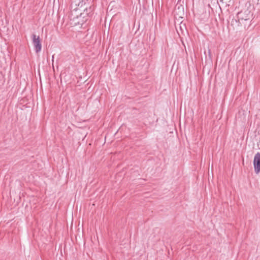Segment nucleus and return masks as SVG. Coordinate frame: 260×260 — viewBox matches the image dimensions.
Listing matches in <instances>:
<instances>
[{"label": "nucleus", "mask_w": 260, "mask_h": 260, "mask_svg": "<svg viewBox=\"0 0 260 260\" xmlns=\"http://www.w3.org/2000/svg\"><path fill=\"white\" fill-rule=\"evenodd\" d=\"M93 7H92V6H90L89 7V8H86L84 10V12L85 13V14L87 15H89V14H90L92 11H93Z\"/></svg>", "instance_id": "20e7f679"}, {"label": "nucleus", "mask_w": 260, "mask_h": 260, "mask_svg": "<svg viewBox=\"0 0 260 260\" xmlns=\"http://www.w3.org/2000/svg\"><path fill=\"white\" fill-rule=\"evenodd\" d=\"M253 166L255 173L258 174L260 172V152H257L253 159Z\"/></svg>", "instance_id": "f03ea898"}, {"label": "nucleus", "mask_w": 260, "mask_h": 260, "mask_svg": "<svg viewBox=\"0 0 260 260\" xmlns=\"http://www.w3.org/2000/svg\"><path fill=\"white\" fill-rule=\"evenodd\" d=\"M31 38L34 50L36 53H38L40 52L42 50V43L40 37L37 36L35 34H32Z\"/></svg>", "instance_id": "f257e3e1"}, {"label": "nucleus", "mask_w": 260, "mask_h": 260, "mask_svg": "<svg viewBox=\"0 0 260 260\" xmlns=\"http://www.w3.org/2000/svg\"><path fill=\"white\" fill-rule=\"evenodd\" d=\"M238 17L239 20H248L250 19V11L248 10L245 11L244 13L239 12L238 14Z\"/></svg>", "instance_id": "7ed1b4c3"}, {"label": "nucleus", "mask_w": 260, "mask_h": 260, "mask_svg": "<svg viewBox=\"0 0 260 260\" xmlns=\"http://www.w3.org/2000/svg\"><path fill=\"white\" fill-rule=\"evenodd\" d=\"M54 55H52V61H53Z\"/></svg>", "instance_id": "39448f33"}]
</instances>
